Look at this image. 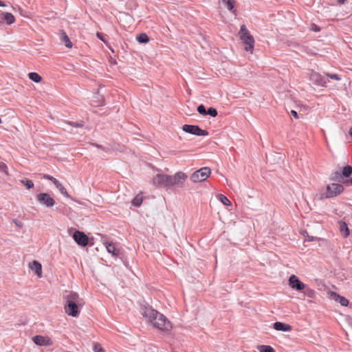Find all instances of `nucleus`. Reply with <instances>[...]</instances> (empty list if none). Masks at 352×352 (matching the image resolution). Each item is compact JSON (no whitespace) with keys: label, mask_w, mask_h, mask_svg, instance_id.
Segmentation results:
<instances>
[{"label":"nucleus","mask_w":352,"mask_h":352,"mask_svg":"<svg viewBox=\"0 0 352 352\" xmlns=\"http://www.w3.org/2000/svg\"><path fill=\"white\" fill-rule=\"evenodd\" d=\"M309 80L311 81L315 85L320 86V87H326L327 80L324 77H322L319 73L311 71L309 73Z\"/></svg>","instance_id":"1a4fd4ad"},{"label":"nucleus","mask_w":352,"mask_h":352,"mask_svg":"<svg viewBox=\"0 0 352 352\" xmlns=\"http://www.w3.org/2000/svg\"><path fill=\"white\" fill-rule=\"evenodd\" d=\"M182 130L186 133L197 136H206L208 135L207 131L201 129L197 125L184 124L182 126Z\"/></svg>","instance_id":"423d86ee"},{"label":"nucleus","mask_w":352,"mask_h":352,"mask_svg":"<svg viewBox=\"0 0 352 352\" xmlns=\"http://www.w3.org/2000/svg\"><path fill=\"white\" fill-rule=\"evenodd\" d=\"M311 30L314 31V32H319L320 30V28L318 25H316V24H312Z\"/></svg>","instance_id":"4c0bfd02"},{"label":"nucleus","mask_w":352,"mask_h":352,"mask_svg":"<svg viewBox=\"0 0 352 352\" xmlns=\"http://www.w3.org/2000/svg\"><path fill=\"white\" fill-rule=\"evenodd\" d=\"M61 40L64 43L66 47L71 48L72 47V43L69 40L68 36L64 32H62Z\"/></svg>","instance_id":"4be33fe9"},{"label":"nucleus","mask_w":352,"mask_h":352,"mask_svg":"<svg viewBox=\"0 0 352 352\" xmlns=\"http://www.w3.org/2000/svg\"><path fill=\"white\" fill-rule=\"evenodd\" d=\"M44 177L45 179L52 182L54 185H56V184H58L59 182V181L58 179H56L55 177H54L51 175H45Z\"/></svg>","instance_id":"72a5a7b5"},{"label":"nucleus","mask_w":352,"mask_h":352,"mask_svg":"<svg viewBox=\"0 0 352 352\" xmlns=\"http://www.w3.org/2000/svg\"><path fill=\"white\" fill-rule=\"evenodd\" d=\"M327 76L331 78V79H333V80H340V76L336 74H327Z\"/></svg>","instance_id":"f704fd0d"},{"label":"nucleus","mask_w":352,"mask_h":352,"mask_svg":"<svg viewBox=\"0 0 352 352\" xmlns=\"http://www.w3.org/2000/svg\"><path fill=\"white\" fill-rule=\"evenodd\" d=\"M308 241H314V237H313V236H311V237H309V238H308Z\"/></svg>","instance_id":"a18cd8bd"},{"label":"nucleus","mask_w":352,"mask_h":352,"mask_svg":"<svg viewBox=\"0 0 352 352\" xmlns=\"http://www.w3.org/2000/svg\"><path fill=\"white\" fill-rule=\"evenodd\" d=\"M55 186L57 188V189L59 190V192L64 196L69 197V195H68L67 190L62 185V184L59 182L58 184L55 185Z\"/></svg>","instance_id":"393cba45"},{"label":"nucleus","mask_w":352,"mask_h":352,"mask_svg":"<svg viewBox=\"0 0 352 352\" xmlns=\"http://www.w3.org/2000/svg\"><path fill=\"white\" fill-rule=\"evenodd\" d=\"M291 115L293 116L296 119L298 118V114L295 110L291 111Z\"/></svg>","instance_id":"ea45409f"},{"label":"nucleus","mask_w":352,"mask_h":352,"mask_svg":"<svg viewBox=\"0 0 352 352\" xmlns=\"http://www.w3.org/2000/svg\"><path fill=\"white\" fill-rule=\"evenodd\" d=\"M217 113V109L214 107H210L207 109V115H209L211 117H216Z\"/></svg>","instance_id":"7c9ffc66"},{"label":"nucleus","mask_w":352,"mask_h":352,"mask_svg":"<svg viewBox=\"0 0 352 352\" xmlns=\"http://www.w3.org/2000/svg\"><path fill=\"white\" fill-rule=\"evenodd\" d=\"M136 40L140 43H147L149 41V38L146 34L140 33L136 35Z\"/></svg>","instance_id":"412c9836"},{"label":"nucleus","mask_w":352,"mask_h":352,"mask_svg":"<svg viewBox=\"0 0 352 352\" xmlns=\"http://www.w3.org/2000/svg\"><path fill=\"white\" fill-rule=\"evenodd\" d=\"M303 290L304 295L309 298H314L316 292L314 289L305 285V288H304Z\"/></svg>","instance_id":"b1692460"},{"label":"nucleus","mask_w":352,"mask_h":352,"mask_svg":"<svg viewBox=\"0 0 352 352\" xmlns=\"http://www.w3.org/2000/svg\"><path fill=\"white\" fill-rule=\"evenodd\" d=\"M3 20L8 25H10L14 22L15 18L11 13L4 12V13H3Z\"/></svg>","instance_id":"aec40b11"},{"label":"nucleus","mask_w":352,"mask_h":352,"mask_svg":"<svg viewBox=\"0 0 352 352\" xmlns=\"http://www.w3.org/2000/svg\"><path fill=\"white\" fill-rule=\"evenodd\" d=\"M211 174V170L209 167H202L195 171L190 176V180L194 182H201L205 181Z\"/></svg>","instance_id":"20e7f679"},{"label":"nucleus","mask_w":352,"mask_h":352,"mask_svg":"<svg viewBox=\"0 0 352 352\" xmlns=\"http://www.w3.org/2000/svg\"><path fill=\"white\" fill-rule=\"evenodd\" d=\"M96 36L98 39H100V41H102V42L104 43H107V38H108V36L102 33V32H97L96 33Z\"/></svg>","instance_id":"2f4dec72"},{"label":"nucleus","mask_w":352,"mask_h":352,"mask_svg":"<svg viewBox=\"0 0 352 352\" xmlns=\"http://www.w3.org/2000/svg\"><path fill=\"white\" fill-rule=\"evenodd\" d=\"M73 239L78 245L85 247L88 244L89 238L83 232L76 230Z\"/></svg>","instance_id":"9d476101"},{"label":"nucleus","mask_w":352,"mask_h":352,"mask_svg":"<svg viewBox=\"0 0 352 352\" xmlns=\"http://www.w3.org/2000/svg\"><path fill=\"white\" fill-rule=\"evenodd\" d=\"M187 178V175L183 172H177L173 176H170L172 187L175 185H182Z\"/></svg>","instance_id":"ddd939ff"},{"label":"nucleus","mask_w":352,"mask_h":352,"mask_svg":"<svg viewBox=\"0 0 352 352\" xmlns=\"http://www.w3.org/2000/svg\"><path fill=\"white\" fill-rule=\"evenodd\" d=\"M289 285L291 288L297 291H302L305 288V285L294 274L289 276Z\"/></svg>","instance_id":"9b49d317"},{"label":"nucleus","mask_w":352,"mask_h":352,"mask_svg":"<svg viewBox=\"0 0 352 352\" xmlns=\"http://www.w3.org/2000/svg\"><path fill=\"white\" fill-rule=\"evenodd\" d=\"M153 184L160 188H170L172 187L170 175L157 174L153 180Z\"/></svg>","instance_id":"39448f33"},{"label":"nucleus","mask_w":352,"mask_h":352,"mask_svg":"<svg viewBox=\"0 0 352 352\" xmlns=\"http://www.w3.org/2000/svg\"><path fill=\"white\" fill-rule=\"evenodd\" d=\"M32 341L38 346H47L50 345L52 342L47 337L43 336H35L32 338Z\"/></svg>","instance_id":"4468645a"},{"label":"nucleus","mask_w":352,"mask_h":352,"mask_svg":"<svg viewBox=\"0 0 352 352\" xmlns=\"http://www.w3.org/2000/svg\"><path fill=\"white\" fill-rule=\"evenodd\" d=\"M104 245H105L106 249L109 253L115 256H118L120 251L116 248L113 243L105 241L104 242Z\"/></svg>","instance_id":"a211bd4d"},{"label":"nucleus","mask_w":352,"mask_h":352,"mask_svg":"<svg viewBox=\"0 0 352 352\" xmlns=\"http://www.w3.org/2000/svg\"><path fill=\"white\" fill-rule=\"evenodd\" d=\"M12 222L19 228H22L23 226V223L16 219H12Z\"/></svg>","instance_id":"e433bc0d"},{"label":"nucleus","mask_w":352,"mask_h":352,"mask_svg":"<svg viewBox=\"0 0 352 352\" xmlns=\"http://www.w3.org/2000/svg\"><path fill=\"white\" fill-rule=\"evenodd\" d=\"M96 146L98 148L103 150V151H107V149L105 148H104L102 145L96 144Z\"/></svg>","instance_id":"a19ab883"},{"label":"nucleus","mask_w":352,"mask_h":352,"mask_svg":"<svg viewBox=\"0 0 352 352\" xmlns=\"http://www.w3.org/2000/svg\"><path fill=\"white\" fill-rule=\"evenodd\" d=\"M6 6V5L3 1H0V6L4 7Z\"/></svg>","instance_id":"37998d69"},{"label":"nucleus","mask_w":352,"mask_h":352,"mask_svg":"<svg viewBox=\"0 0 352 352\" xmlns=\"http://www.w3.org/2000/svg\"><path fill=\"white\" fill-rule=\"evenodd\" d=\"M258 349L259 352H276L275 350L269 345H261Z\"/></svg>","instance_id":"a878e982"},{"label":"nucleus","mask_w":352,"mask_h":352,"mask_svg":"<svg viewBox=\"0 0 352 352\" xmlns=\"http://www.w3.org/2000/svg\"><path fill=\"white\" fill-rule=\"evenodd\" d=\"M72 126H74L76 128L82 127V124L77 122H70Z\"/></svg>","instance_id":"58836bf2"},{"label":"nucleus","mask_w":352,"mask_h":352,"mask_svg":"<svg viewBox=\"0 0 352 352\" xmlns=\"http://www.w3.org/2000/svg\"><path fill=\"white\" fill-rule=\"evenodd\" d=\"M338 224H339L340 232L342 234V236L344 238H346L347 236H349L350 234V232H349V229L348 228L347 224L344 221H338Z\"/></svg>","instance_id":"6ab92c4d"},{"label":"nucleus","mask_w":352,"mask_h":352,"mask_svg":"<svg viewBox=\"0 0 352 352\" xmlns=\"http://www.w3.org/2000/svg\"><path fill=\"white\" fill-rule=\"evenodd\" d=\"M349 133L352 137V126L350 128Z\"/></svg>","instance_id":"c03bdc74"},{"label":"nucleus","mask_w":352,"mask_h":352,"mask_svg":"<svg viewBox=\"0 0 352 352\" xmlns=\"http://www.w3.org/2000/svg\"><path fill=\"white\" fill-rule=\"evenodd\" d=\"M346 1V0H338V3L339 5H342V4H344Z\"/></svg>","instance_id":"79ce46f5"},{"label":"nucleus","mask_w":352,"mask_h":352,"mask_svg":"<svg viewBox=\"0 0 352 352\" xmlns=\"http://www.w3.org/2000/svg\"><path fill=\"white\" fill-rule=\"evenodd\" d=\"M142 315L155 328L162 331H168L172 328L170 322L165 316L153 309L149 306H144L142 308Z\"/></svg>","instance_id":"f257e3e1"},{"label":"nucleus","mask_w":352,"mask_h":352,"mask_svg":"<svg viewBox=\"0 0 352 352\" xmlns=\"http://www.w3.org/2000/svg\"><path fill=\"white\" fill-rule=\"evenodd\" d=\"M344 190V187L340 184L333 183L327 186L326 197L330 198L340 194Z\"/></svg>","instance_id":"0eeeda50"},{"label":"nucleus","mask_w":352,"mask_h":352,"mask_svg":"<svg viewBox=\"0 0 352 352\" xmlns=\"http://www.w3.org/2000/svg\"><path fill=\"white\" fill-rule=\"evenodd\" d=\"M249 34H250V32H249L248 30L247 29L245 25L243 24L241 26L239 34L240 35H247Z\"/></svg>","instance_id":"473e14b6"},{"label":"nucleus","mask_w":352,"mask_h":352,"mask_svg":"<svg viewBox=\"0 0 352 352\" xmlns=\"http://www.w3.org/2000/svg\"><path fill=\"white\" fill-rule=\"evenodd\" d=\"M36 200L47 208H52L55 204V201L48 193L41 192L36 195Z\"/></svg>","instance_id":"6e6552de"},{"label":"nucleus","mask_w":352,"mask_h":352,"mask_svg":"<svg viewBox=\"0 0 352 352\" xmlns=\"http://www.w3.org/2000/svg\"><path fill=\"white\" fill-rule=\"evenodd\" d=\"M142 203V197L140 195L135 196L132 200V205L136 207L140 206Z\"/></svg>","instance_id":"bb28decb"},{"label":"nucleus","mask_w":352,"mask_h":352,"mask_svg":"<svg viewBox=\"0 0 352 352\" xmlns=\"http://www.w3.org/2000/svg\"><path fill=\"white\" fill-rule=\"evenodd\" d=\"M29 266L30 268L34 271L38 277H41L42 265L38 261H33L29 264Z\"/></svg>","instance_id":"dca6fc26"},{"label":"nucleus","mask_w":352,"mask_h":352,"mask_svg":"<svg viewBox=\"0 0 352 352\" xmlns=\"http://www.w3.org/2000/svg\"><path fill=\"white\" fill-rule=\"evenodd\" d=\"M65 305L64 309L65 313L72 317H78L80 310L83 307L85 302L78 294L74 292H70L64 297Z\"/></svg>","instance_id":"f03ea898"},{"label":"nucleus","mask_w":352,"mask_h":352,"mask_svg":"<svg viewBox=\"0 0 352 352\" xmlns=\"http://www.w3.org/2000/svg\"><path fill=\"white\" fill-rule=\"evenodd\" d=\"M219 200L225 206H230V201L223 195L219 194L218 195Z\"/></svg>","instance_id":"cd10ccee"},{"label":"nucleus","mask_w":352,"mask_h":352,"mask_svg":"<svg viewBox=\"0 0 352 352\" xmlns=\"http://www.w3.org/2000/svg\"><path fill=\"white\" fill-rule=\"evenodd\" d=\"M20 182L23 184L28 189H31L34 187V183L30 179H22Z\"/></svg>","instance_id":"c85d7f7f"},{"label":"nucleus","mask_w":352,"mask_h":352,"mask_svg":"<svg viewBox=\"0 0 352 352\" xmlns=\"http://www.w3.org/2000/svg\"><path fill=\"white\" fill-rule=\"evenodd\" d=\"M240 38L245 45V50L247 52H252L254 46V38L250 34L240 35Z\"/></svg>","instance_id":"f8f14e48"},{"label":"nucleus","mask_w":352,"mask_h":352,"mask_svg":"<svg viewBox=\"0 0 352 352\" xmlns=\"http://www.w3.org/2000/svg\"><path fill=\"white\" fill-rule=\"evenodd\" d=\"M331 297L333 300L339 302L342 306L346 307L349 305V300L345 297L341 296L335 292H331Z\"/></svg>","instance_id":"f3484780"},{"label":"nucleus","mask_w":352,"mask_h":352,"mask_svg":"<svg viewBox=\"0 0 352 352\" xmlns=\"http://www.w3.org/2000/svg\"><path fill=\"white\" fill-rule=\"evenodd\" d=\"M349 183L352 185V178L350 179Z\"/></svg>","instance_id":"de8ad7c7"},{"label":"nucleus","mask_w":352,"mask_h":352,"mask_svg":"<svg viewBox=\"0 0 352 352\" xmlns=\"http://www.w3.org/2000/svg\"><path fill=\"white\" fill-rule=\"evenodd\" d=\"M273 327L276 331L287 332L292 331V327L286 323L281 322H276L273 324Z\"/></svg>","instance_id":"2eb2a0df"},{"label":"nucleus","mask_w":352,"mask_h":352,"mask_svg":"<svg viewBox=\"0 0 352 352\" xmlns=\"http://www.w3.org/2000/svg\"><path fill=\"white\" fill-rule=\"evenodd\" d=\"M197 110L199 114L202 116H207V110L206 109V107L204 104H199L197 107Z\"/></svg>","instance_id":"c756f323"},{"label":"nucleus","mask_w":352,"mask_h":352,"mask_svg":"<svg viewBox=\"0 0 352 352\" xmlns=\"http://www.w3.org/2000/svg\"><path fill=\"white\" fill-rule=\"evenodd\" d=\"M2 167H6V165L4 164H1L0 165V168H1Z\"/></svg>","instance_id":"49530a36"},{"label":"nucleus","mask_w":352,"mask_h":352,"mask_svg":"<svg viewBox=\"0 0 352 352\" xmlns=\"http://www.w3.org/2000/svg\"><path fill=\"white\" fill-rule=\"evenodd\" d=\"M29 78L34 82H40L42 80L41 76L36 72H30L28 74Z\"/></svg>","instance_id":"5701e85b"},{"label":"nucleus","mask_w":352,"mask_h":352,"mask_svg":"<svg viewBox=\"0 0 352 352\" xmlns=\"http://www.w3.org/2000/svg\"><path fill=\"white\" fill-rule=\"evenodd\" d=\"M352 175V166L346 165L339 170L333 171L329 177L330 180L338 182H344V179L349 178Z\"/></svg>","instance_id":"7ed1b4c3"},{"label":"nucleus","mask_w":352,"mask_h":352,"mask_svg":"<svg viewBox=\"0 0 352 352\" xmlns=\"http://www.w3.org/2000/svg\"><path fill=\"white\" fill-rule=\"evenodd\" d=\"M94 352H104V350L98 344H96L94 346Z\"/></svg>","instance_id":"c9c22d12"}]
</instances>
